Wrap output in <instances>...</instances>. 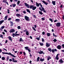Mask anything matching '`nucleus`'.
Returning a JSON list of instances; mask_svg holds the SVG:
<instances>
[{"instance_id":"0e129e2a","label":"nucleus","mask_w":64,"mask_h":64,"mask_svg":"<svg viewBox=\"0 0 64 64\" xmlns=\"http://www.w3.org/2000/svg\"><path fill=\"white\" fill-rule=\"evenodd\" d=\"M58 55H59V54H57V55H56V58L58 57Z\"/></svg>"},{"instance_id":"4468645a","label":"nucleus","mask_w":64,"mask_h":64,"mask_svg":"<svg viewBox=\"0 0 64 64\" xmlns=\"http://www.w3.org/2000/svg\"><path fill=\"white\" fill-rule=\"evenodd\" d=\"M42 2L43 3H44V4H45V5H47L48 4V3L46 2L44 0L42 1Z\"/></svg>"},{"instance_id":"bb28decb","label":"nucleus","mask_w":64,"mask_h":64,"mask_svg":"<svg viewBox=\"0 0 64 64\" xmlns=\"http://www.w3.org/2000/svg\"><path fill=\"white\" fill-rule=\"evenodd\" d=\"M20 42H23V40L22 39V38H20V40H19Z\"/></svg>"},{"instance_id":"423d86ee","label":"nucleus","mask_w":64,"mask_h":64,"mask_svg":"<svg viewBox=\"0 0 64 64\" xmlns=\"http://www.w3.org/2000/svg\"><path fill=\"white\" fill-rule=\"evenodd\" d=\"M6 54H8L9 55H11L13 57H14V58H16V56H15L13 54H12L10 52H9V53L7 52Z\"/></svg>"},{"instance_id":"ddd939ff","label":"nucleus","mask_w":64,"mask_h":64,"mask_svg":"<svg viewBox=\"0 0 64 64\" xmlns=\"http://www.w3.org/2000/svg\"><path fill=\"white\" fill-rule=\"evenodd\" d=\"M4 28H5V26H2L0 28V31H3V30H2V29H4Z\"/></svg>"},{"instance_id":"bf43d9fd","label":"nucleus","mask_w":64,"mask_h":64,"mask_svg":"<svg viewBox=\"0 0 64 64\" xmlns=\"http://www.w3.org/2000/svg\"><path fill=\"white\" fill-rule=\"evenodd\" d=\"M4 32H8L7 31V30H5V29L4 30Z\"/></svg>"},{"instance_id":"5fc2aeb1","label":"nucleus","mask_w":64,"mask_h":64,"mask_svg":"<svg viewBox=\"0 0 64 64\" xmlns=\"http://www.w3.org/2000/svg\"><path fill=\"white\" fill-rule=\"evenodd\" d=\"M36 39H37L38 40H40V38H36Z\"/></svg>"},{"instance_id":"4d7b16f0","label":"nucleus","mask_w":64,"mask_h":64,"mask_svg":"<svg viewBox=\"0 0 64 64\" xmlns=\"http://www.w3.org/2000/svg\"><path fill=\"white\" fill-rule=\"evenodd\" d=\"M55 59H56V60H58L59 59V58L57 57V58H55Z\"/></svg>"},{"instance_id":"a878e982","label":"nucleus","mask_w":64,"mask_h":64,"mask_svg":"<svg viewBox=\"0 0 64 64\" xmlns=\"http://www.w3.org/2000/svg\"><path fill=\"white\" fill-rule=\"evenodd\" d=\"M10 26L12 27V26H13V23L12 22H10Z\"/></svg>"},{"instance_id":"c85d7f7f","label":"nucleus","mask_w":64,"mask_h":64,"mask_svg":"<svg viewBox=\"0 0 64 64\" xmlns=\"http://www.w3.org/2000/svg\"><path fill=\"white\" fill-rule=\"evenodd\" d=\"M42 12H41L40 11H39L38 12L39 13V14H40V15H42V14H43V13Z\"/></svg>"},{"instance_id":"f704fd0d","label":"nucleus","mask_w":64,"mask_h":64,"mask_svg":"<svg viewBox=\"0 0 64 64\" xmlns=\"http://www.w3.org/2000/svg\"><path fill=\"white\" fill-rule=\"evenodd\" d=\"M49 20L50 21H51V22L52 23V22H53V20H52V19L50 18L49 19Z\"/></svg>"},{"instance_id":"e433bc0d","label":"nucleus","mask_w":64,"mask_h":64,"mask_svg":"<svg viewBox=\"0 0 64 64\" xmlns=\"http://www.w3.org/2000/svg\"><path fill=\"white\" fill-rule=\"evenodd\" d=\"M3 35L2 34L0 35V38H2V39H3Z\"/></svg>"},{"instance_id":"de8ad7c7","label":"nucleus","mask_w":64,"mask_h":64,"mask_svg":"<svg viewBox=\"0 0 64 64\" xmlns=\"http://www.w3.org/2000/svg\"><path fill=\"white\" fill-rule=\"evenodd\" d=\"M7 1V0H4L3 1V2H4V3H6V2Z\"/></svg>"},{"instance_id":"58836bf2","label":"nucleus","mask_w":64,"mask_h":64,"mask_svg":"<svg viewBox=\"0 0 64 64\" xmlns=\"http://www.w3.org/2000/svg\"><path fill=\"white\" fill-rule=\"evenodd\" d=\"M20 21V19H16V21H18V22H19Z\"/></svg>"},{"instance_id":"2eb2a0df","label":"nucleus","mask_w":64,"mask_h":64,"mask_svg":"<svg viewBox=\"0 0 64 64\" xmlns=\"http://www.w3.org/2000/svg\"><path fill=\"white\" fill-rule=\"evenodd\" d=\"M50 46V44H48V42L46 43V47H49Z\"/></svg>"},{"instance_id":"09e8293b","label":"nucleus","mask_w":64,"mask_h":64,"mask_svg":"<svg viewBox=\"0 0 64 64\" xmlns=\"http://www.w3.org/2000/svg\"><path fill=\"white\" fill-rule=\"evenodd\" d=\"M45 32H42V35H45Z\"/></svg>"},{"instance_id":"c756f323","label":"nucleus","mask_w":64,"mask_h":64,"mask_svg":"<svg viewBox=\"0 0 64 64\" xmlns=\"http://www.w3.org/2000/svg\"><path fill=\"white\" fill-rule=\"evenodd\" d=\"M26 10L27 12H28V13H31L30 11V10H29L28 9H26Z\"/></svg>"},{"instance_id":"f03ea898","label":"nucleus","mask_w":64,"mask_h":64,"mask_svg":"<svg viewBox=\"0 0 64 64\" xmlns=\"http://www.w3.org/2000/svg\"><path fill=\"white\" fill-rule=\"evenodd\" d=\"M17 33H18V32L17 31H16V32L15 34L14 33L13 34H12V36L14 37V38L15 37H17V36H19V35H20V34H17Z\"/></svg>"},{"instance_id":"b1692460","label":"nucleus","mask_w":64,"mask_h":64,"mask_svg":"<svg viewBox=\"0 0 64 64\" xmlns=\"http://www.w3.org/2000/svg\"><path fill=\"white\" fill-rule=\"evenodd\" d=\"M39 42L40 43V46H43V45H44V44H43V43L40 42Z\"/></svg>"},{"instance_id":"052dcab7","label":"nucleus","mask_w":64,"mask_h":64,"mask_svg":"<svg viewBox=\"0 0 64 64\" xmlns=\"http://www.w3.org/2000/svg\"><path fill=\"white\" fill-rule=\"evenodd\" d=\"M62 47H63V48H64V44H63L62 45Z\"/></svg>"},{"instance_id":"20e7f679","label":"nucleus","mask_w":64,"mask_h":64,"mask_svg":"<svg viewBox=\"0 0 64 64\" xmlns=\"http://www.w3.org/2000/svg\"><path fill=\"white\" fill-rule=\"evenodd\" d=\"M9 61H12V62H14V63H17V62H18V61H17V60H15V58H12V60L11 59H10Z\"/></svg>"},{"instance_id":"8fccbe9b","label":"nucleus","mask_w":64,"mask_h":64,"mask_svg":"<svg viewBox=\"0 0 64 64\" xmlns=\"http://www.w3.org/2000/svg\"><path fill=\"white\" fill-rule=\"evenodd\" d=\"M27 31V29H26L23 30V32H26Z\"/></svg>"},{"instance_id":"cd10ccee","label":"nucleus","mask_w":64,"mask_h":64,"mask_svg":"<svg viewBox=\"0 0 64 64\" xmlns=\"http://www.w3.org/2000/svg\"><path fill=\"white\" fill-rule=\"evenodd\" d=\"M26 35H28V36L29 35V32H28V31H27L26 32Z\"/></svg>"},{"instance_id":"9b49d317","label":"nucleus","mask_w":64,"mask_h":64,"mask_svg":"<svg viewBox=\"0 0 64 64\" xmlns=\"http://www.w3.org/2000/svg\"><path fill=\"white\" fill-rule=\"evenodd\" d=\"M24 4L25 5V6H26V7H27V8H30V6H29V4H27V3H26V2H25L24 3Z\"/></svg>"},{"instance_id":"a18cd8bd","label":"nucleus","mask_w":64,"mask_h":64,"mask_svg":"<svg viewBox=\"0 0 64 64\" xmlns=\"http://www.w3.org/2000/svg\"><path fill=\"white\" fill-rule=\"evenodd\" d=\"M42 21H44V20H45V18H42Z\"/></svg>"},{"instance_id":"774afa93","label":"nucleus","mask_w":64,"mask_h":64,"mask_svg":"<svg viewBox=\"0 0 64 64\" xmlns=\"http://www.w3.org/2000/svg\"><path fill=\"white\" fill-rule=\"evenodd\" d=\"M62 19H63V20H64V15H63L62 16Z\"/></svg>"},{"instance_id":"0eeeda50","label":"nucleus","mask_w":64,"mask_h":64,"mask_svg":"<svg viewBox=\"0 0 64 64\" xmlns=\"http://www.w3.org/2000/svg\"><path fill=\"white\" fill-rule=\"evenodd\" d=\"M24 19L26 21H30V20L29 19V18L27 16H24Z\"/></svg>"},{"instance_id":"603ef678","label":"nucleus","mask_w":64,"mask_h":64,"mask_svg":"<svg viewBox=\"0 0 64 64\" xmlns=\"http://www.w3.org/2000/svg\"><path fill=\"white\" fill-rule=\"evenodd\" d=\"M42 42H44V38H42Z\"/></svg>"},{"instance_id":"e2e57ef3","label":"nucleus","mask_w":64,"mask_h":64,"mask_svg":"<svg viewBox=\"0 0 64 64\" xmlns=\"http://www.w3.org/2000/svg\"><path fill=\"white\" fill-rule=\"evenodd\" d=\"M20 54H22V52H20Z\"/></svg>"},{"instance_id":"c03bdc74","label":"nucleus","mask_w":64,"mask_h":64,"mask_svg":"<svg viewBox=\"0 0 64 64\" xmlns=\"http://www.w3.org/2000/svg\"><path fill=\"white\" fill-rule=\"evenodd\" d=\"M7 10L8 11V13L9 14L10 13V11H9V10L8 9H7Z\"/></svg>"},{"instance_id":"f3484780","label":"nucleus","mask_w":64,"mask_h":64,"mask_svg":"<svg viewBox=\"0 0 64 64\" xmlns=\"http://www.w3.org/2000/svg\"><path fill=\"white\" fill-rule=\"evenodd\" d=\"M16 16L17 17H21V15L19 14H16Z\"/></svg>"},{"instance_id":"6ab92c4d","label":"nucleus","mask_w":64,"mask_h":64,"mask_svg":"<svg viewBox=\"0 0 64 64\" xmlns=\"http://www.w3.org/2000/svg\"><path fill=\"white\" fill-rule=\"evenodd\" d=\"M9 40L11 41H12V38L10 36H9L8 37Z\"/></svg>"},{"instance_id":"f8f14e48","label":"nucleus","mask_w":64,"mask_h":64,"mask_svg":"<svg viewBox=\"0 0 64 64\" xmlns=\"http://www.w3.org/2000/svg\"><path fill=\"white\" fill-rule=\"evenodd\" d=\"M57 48L58 49H59V50H60L61 48V46L60 45H58L57 46Z\"/></svg>"},{"instance_id":"4be33fe9","label":"nucleus","mask_w":64,"mask_h":64,"mask_svg":"<svg viewBox=\"0 0 64 64\" xmlns=\"http://www.w3.org/2000/svg\"><path fill=\"white\" fill-rule=\"evenodd\" d=\"M59 62L60 63H63V60L62 59H60L59 61Z\"/></svg>"},{"instance_id":"13d9d810","label":"nucleus","mask_w":64,"mask_h":64,"mask_svg":"<svg viewBox=\"0 0 64 64\" xmlns=\"http://www.w3.org/2000/svg\"><path fill=\"white\" fill-rule=\"evenodd\" d=\"M11 20V18H10L8 19V21H10V20Z\"/></svg>"},{"instance_id":"7c9ffc66","label":"nucleus","mask_w":64,"mask_h":64,"mask_svg":"<svg viewBox=\"0 0 64 64\" xmlns=\"http://www.w3.org/2000/svg\"><path fill=\"white\" fill-rule=\"evenodd\" d=\"M33 6L32 5H30V9H32Z\"/></svg>"},{"instance_id":"3c124183","label":"nucleus","mask_w":64,"mask_h":64,"mask_svg":"<svg viewBox=\"0 0 64 64\" xmlns=\"http://www.w3.org/2000/svg\"><path fill=\"white\" fill-rule=\"evenodd\" d=\"M2 54H7V52H2Z\"/></svg>"},{"instance_id":"39448f33","label":"nucleus","mask_w":64,"mask_h":64,"mask_svg":"<svg viewBox=\"0 0 64 64\" xmlns=\"http://www.w3.org/2000/svg\"><path fill=\"white\" fill-rule=\"evenodd\" d=\"M36 6L37 7H39L40 5L41 8H42V5L41 4V3H39V4L37 2H36Z\"/></svg>"},{"instance_id":"412c9836","label":"nucleus","mask_w":64,"mask_h":64,"mask_svg":"<svg viewBox=\"0 0 64 64\" xmlns=\"http://www.w3.org/2000/svg\"><path fill=\"white\" fill-rule=\"evenodd\" d=\"M38 53H39L40 54H43V51H40V52H38Z\"/></svg>"},{"instance_id":"4c0bfd02","label":"nucleus","mask_w":64,"mask_h":64,"mask_svg":"<svg viewBox=\"0 0 64 64\" xmlns=\"http://www.w3.org/2000/svg\"><path fill=\"white\" fill-rule=\"evenodd\" d=\"M7 17L8 16H6L5 17V18H4V20H7Z\"/></svg>"},{"instance_id":"69168bd1","label":"nucleus","mask_w":64,"mask_h":64,"mask_svg":"<svg viewBox=\"0 0 64 64\" xmlns=\"http://www.w3.org/2000/svg\"><path fill=\"white\" fill-rule=\"evenodd\" d=\"M47 0L48 1V2L50 3V1L49 0Z\"/></svg>"},{"instance_id":"a19ab883","label":"nucleus","mask_w":64,"mask_h":64,"mask_svg":"<svg viewBox=\"0 0 64 64\" xmlns=\"http://www.w3.org/2000/svg\"><path fill=\"white\" fill-rule=\"evenodd\" d=\"M2 60H4L5 59V58L4 57H2Z\"/></svg>"},{"instance_id":"864d4df0","label":"nucleus","mask_w":64,"mask_h":64,"mask_svg":"<svg viewBox=\"0 0 64 64\" xmlns=\"http://www.w3.org/2000/svg\"><path fill=\"white\" fill-rule=\"evenodd\" d=\"M33 17L35 18H36V16L35 15H33Z\"/></svg>"},{"instance_id":"ea45409f","label":"nucleus","mask_w":64,"mask_h":64,"mask_svg":"<svg viewBox=\"0 0 64 64\" xmlns=\"http://www.w3.org/2000/svg\"><path fill=\"white\" fill-rule=\"evenodd\" d=\"M17 28L18 29H21V27L20 26H18L17 27Z\"/></svg>"},{"instance_id":"c9c22d12","label":"nucleus","mask_w":64,"mask_h":64,"mask_svg":"<svg viewBox=\"0 0 64 64\" xmlns=\"http://www.w3.org/2000/svg\"><path fill=\"white\" fill-rule=\"evenodd\" d=\"M53 41L54 42H57V40L56 38H55L54 40Z\"/></svg>"},{"instance_id":"7ed1b4c3","label":"nucleus","mask_w":64,"mask_h":64,"mask_svg":"<svg viewBox=\"0 0 64 64\" xmlns=\"http://www.w3.org/2000/svg\"><path fill=\"white\" fill-rule=\"evenodd\" d=\"M39 8L40 10L41 11H43L44 13H46V10H45V8H44L43 7L41 8V7H40ZM41 8L42 9H41Z\"/></svg>"},{"instance_id":"37998d69","label":"nucleus","mask_w":64,"mask_h":64,"mask_svg":"<svg viewBox=\"0 0 64 64\" xmlns=\"http://www.w3.org/2000/svg\"><path fill=\"white\" fill-rule=\"evenodd\" d=\"M32 29L34 30L35 31H36V29H35V28H34V27H32Z\"/></svg>"},{"instance_id":"aec40b11","label":"nucleus","mask_w":64,"mask_h":64,"mask_svg":"<svg viewBox=\"0 0 64 64\" xmlns=\"http://www.w3.org/2000/svg\"><path fill=\"white\" fill-rule=\"evenodd\" d=\"M36 8H37L36 6H33V7L32 8V10H35L36 9Z\"/></svg>"},{"instance_id":"6e6d98bb","label":"nucleus","mask_w":64,"mask_h":64,"mask_svg":"<svg viewBox=\"0 0 64 64\" xmlns=\"http://www.w3.org/2000/svg\"><path fill=\"white\" fill-rule=\"evenodd\" d=\"M23 13H24L25 14H26V11H25V10L24 11H22Z\"/></svg>"},{"instance_id":"dca6fc26","label":"nucleus","mask_w":64,"mask_h":64,"mask_svg":"<svg viewBox=\"0 0 64 64\" xmlns=\"http://www.w3.org/2000/svg\"><path fill=\"white\" fill-rule=\"evenodd\" d=\"M52 3L54 5H55L56 4V1H52Z\"/></svg>"},{"instance_id":"a211bd4d","label":"nucleus","mask_w":64,"mask_h":64,"mask_svg":"<svg viewBox=\"0 0 64 64\" xmlns=\"http://www.w3.org/2000/svg\"><path fill=\"white\" fill-rule=\"evenodd\" d=\"M4 22V20H1L0 21V25H1Z\"/></svg>"},{"instance_id":"2f4dec72","label":"nucleus","mask_w":64,"mask_h":64,"mask_svg":"<svg viewBox=\"0 0 64 64\" xmlns=\"http://www.w3.org/2000/svg\"><path fill=\"white\" fill-rule=\"evenodd\" d=\"M46 35L48 37H49L50 36V33H47Z\"/></svg>"},{"instance_id":"f257e3e1","label":"nucleus","mask_w":64,"mask_h":64,"mask_svg":"<svg viewBox=\"0 0 64 64\" xmlns=\"http://www.w3.org/2000/svg\"><path fill=\"white\" fill-rule=\"evenodd\" d=\"M48 51H50V52H52V53H54V52H56L57 51V49H53L52 50L51 48H48Z\"/></svg>"},{"instance_id":"72a5a7b5","label":"nucleus","mask_w":64,"mask_h":64,"mask_svg":"<svg viewBox=\"0 0 64 64\" xmlns=\"http://www.w3.org/2000/svg\"><path fill=\"white\" fill-rule=\"evenodd\" d=\"M12 7H16V4H12Z\"/></svg>"},{"instance_id":"6e6552de","label":"nucleus","mask_w":64,"mask_h":64,"mask_svg":"<svg viewBox=\"0 0 64 64\" xmlns=\"http://www.w3.org/2000/svg\"><path fill=\"white\" fill-rule=\"evenodd\" d=\"M24 48L25 49H26V50H28V52H29V53H30V52H31V50H30V49H29V48H28V46L25 47H24Z\"/></svg>"},{"instance_id":"393cba45","label":"nucleus","mask_w":64,"mask_h":64,"mask_svg":"<svg viewBox=\"0 0 64 64\" xmlns=\"http://www.w3.org/2000/svg\"><path fill=\"white\" fill-rule=\"evenodd\" d=\"M40 60L41 62H43V61H44L45 60H44V58L42 59V58H40Z\"/></svg>"},{"instance_id":"473e14b6","label":"nucleus","mask_w":64,"mask_h":64,"mask_svg":"<svg viewBox=\"0 0 64 64\" xmlns=\"http://www.w3.org/2000/svg\"><path fill=\"white\" fill-rule=\"evenodd\" d=\"M9 57L8 56L6 58V61H8L9 60Z\"/></svg>"},{"instance_id":"9d476101","label":"nucleus","mask_w":64,"mask_h":64,"mask_svg":"<svg viewBox=\"0 0 64 64\" xmlns=\"http://www.w3.org/2000/svg\"><path fill=\"white\" fill-rule=\"evenodd\" d=\"M61 23L57 22L56 24V27H60L61 26Z\"/></svg>"},{"instance_id":"1a4fd4ad","label":"nucleus","mask_w":64,"mask_h":64,"mask_svg":"<svg viewBox=\"0 0 64 64\" xmlns=\"http://www.w3.org/2000/svg\"><path fill=\"white\" fill-rule=\"evenodd\" d=\"M10 33H13L15 32V30L14 29H12L10 30V31H9Z\"/></svg>"},{"instance_id":"5701e85b","label":"nucleus","mask_w":64,"mask_h":64,"mask_svg":"<svg viewBox=\"0 0 64 64\" xmlns=\"http://www.w3.org/2000/svg\"><path fill=\"white\" fill-rule=\"evenodd\" d=\"M39 59H40V58L39 57H38L36 60V61L37 62H38V61L40 62V61L39 60Z\"/></svg>"},{"instance_id":"338daca9","label":"nucleus","mask_w":64,"mask_h":64,"mask_svg":"<svg viewBox=\"0 0 64 64\" xmlns=\"http://www.w3.org/2000/svg\"><path fill=\"white\" fill-rule=\"evenodd\" d=\"M62 6H63L62 5H60V8H62Z\"/></svg>"},{"instance_id":"79ce46f5","label":"nucleus","mask_w":64,"mask_h":64,"mask_svg":"<svg viewBox=\"0 0 64 64\" xmlns=\"http://www.w3.org/2000/svg\"><path fill=\"white\" fill-rule=\"evenodd\" d=\"M20 2L19 0H18L17 2V5H19V4L20 3Z\"/></svg>"},{"instance_id":"49530a36","label":"nucleus","mask_w":64,"mask_h":64,"mask_svg":"<svg viewBox=\"0 0 64 64\" xmlns=\"http://www.w3.org/2000/svg\"><path fill=\"white\" fill-rule=\"evenodd\" d=\"M53 36H54V37H57V36L56 35H55V34H54V33H53Z\"/></svg>"},{"instance_id":"680f3d73","label":"nucleus","mask_w":64,"mask_h":64,"mask_svg":"<svg viewBox=\"0 0 64 64\" xmlns=\"http://www.w3.org/2000/svg\"><path fill=\"white\" fill-rule=\"evenodd\" d=\"M23 54H24V55H26V53H25V52H23Z\"/></svg>"}]
</instances>
